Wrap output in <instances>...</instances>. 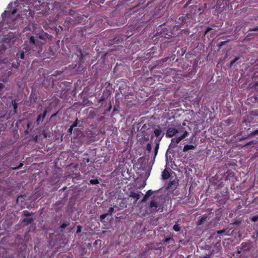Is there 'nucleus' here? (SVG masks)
<instances>
[{"label": "nucleus", "instance_id": "f257e3e1", "mask_svg": "<svg viewBox=\"0 0 258 258\" xmlns=\"http://www.w3.org/2000/svg\"><path fill=\"white\" fill-rule=\"evenodd\" d=\"M154 135L156 138L154 141L155 143H160L164 135V134L163 133L162 130L159 125L157 126V128L154 129Z\"/></svg>", "mask_w": 258, "mask_h": 258}, {"label": "nucleus", "instance_id": "f03ea898", "mask_svg": "<svg viewBox=\"0 0 258 258\" xmlns=\"http://www.w3.org/2000/svg\"><path fill=\"white\" fill-rule=\"evenodd\" d=\"M185 16H181L177 20H176V24H177V25L174 27V29H176L177 34H178L181 31V30L179 29V26L185 23Z\"/></svg>", "mask_w": 258, "mask_h": 258}, {"label": "nucleus", "instance_id": "7ed1b4c3", "mask_svg": "<svg viewBox=\"0 0 258 258\" xmlns=\"http://www.w3.org/2000/svg\"><path fill=\"white\" fill-rule=\"evenodd\" d=\"M178 133V131L177 129L173 127H169L167 129L166 133V137L167 138H172L174 136H175L177 133Z\"/></svg>", "mask_w": 258, "mask_h": 258}, {"label": "nucleus", "instance_id": "20e7f679", "mask_svg": "<svg viewBox=\"0 0 258 258\" xmlns=\"http://www.w3.org/2000/svg\"><path fill=\"white\" fill-rule=\"evenodd\" d=\"M37 37L44 41H46L47 39H49L50 35L44 31H42L37 34Z\"/></svg>", "mask_w": 258, "mask_h": 258}, {"label": "nucleus", "instance_id": "39448f33", "mask_svg": "<svg viewBox=\"0 0 258 258\" xmlns=\"http://www.w3.org/2000/svg\"><path fill=\"white\" fill-rule=\"evenodd\" d=\"M229 230H227V229H224L221 230H217L214 232V235L216 233L220 235H229L228 232Z\"/></svg>", "mask_w": 258, "mask_h": 258}, {"label": "nucleus", "instance_id": "423d86ee", "mask_svg": "<svg viewBox=\"0 0 258 258\" xmlns=\"http://www.w3.org/2000/svg\"><path fill=\"white\" fill-rule=\"evenodd\" d=\"M24 49L25 48H23L22 51L21 52H20V53H17L16 54V59L17 60H18L19 61H21L20 60V58L22 59H25V51L24 50Z\"/></svg>", "mask_w": 258, "mask_h": 258}, {"label": "nucleus", "instance_id": "0eeeda50", "mask_svg": "<svg viewBox=\"0 0 258 258\" xmlns=\"http://www.w3.org/2000/svg\"><path fill=\"white\" fill-rule=\"evenodd\" d=\"M139 193H136L135 191H131L130 194V197L135 199L136 200V202H137L141 197V196Z\"/></svg>", "mask_w": 258, "mask_h": 258}, {"label": "nucleus", "instance_id": "6e6552de", "mask_svg": "<svg viewBox=\"0 0 258 258\" xmlns=\"http://www.w3.org/2000/svg\"><path fill=\"white\" fill-rule=\"evenodd\" d=\"M208 216L206 214L203 215L198 221L197 225L198 226L202 225L204 222L207 220Z\"/></svg>", "mask_w": 258, "mask_h": 258}, {"label": "nucleus", "instance_id": "1a4fd4ad", "mask_svg": "<svg viewBox=\"0 0 258 258\" xmlns=\"http://www.w3.org/2000/svg\"><path fill=\"white\" fill-rule=\"evenodd\" d=\"M195 149V146L192 145H186L184 146L183 151L184 152H187L190 150H193Z\"/></svg>", "mask_w": 258, "mask_h": 258}, {"label": "nucleus", "instance_id": "9d476101", "mask_svg": "<svg viewBox=\"0 0 258 258\" xmlns=\"http://www.w3.org/2000/svg\"><path fill=\"white\" fill-rule=\"evenodd\" d=\"M170 176V173L166 169L162 172V177L163 179L169 178Z\"/></svg>", "mask_w": 258, "mask_h": 258}, {"label": "nucleus", "instance_id": "9b49d317", "mask_svg": "<svg viewBox=\"0 0 258 258\" xmlns=\"http://www.w3.org/2000/svg\"><path fill=\"white\" fill-rule=\"evenodd\" d=\"M108 94L107 93H106L105 92L103 93L102 95L101 96L100 99L98 100L99 103H102L104 101H105L107 98L108 97Z\"/></svg>", "mask_w": 258, "mask_h": 258}, {"label": "nucleus", "instance_id": "f8f14e48", "mask_svg": "<svg viewBox=\"0 0 258 258\" xmlns=\"http://www.w3.org/2000/svg\"><path fill=\"white\" fill-rule=\"evenodd\" d=\"M33 221V219L30 217H27L23 220L22 222L25 223L26 225L31 224Z\"/></svg>", "mask_w": 258, "mask_h": 258}, {"label": "nucleus", "instance_id": "ddd939ff", "mask_svg": "<svg viewBox=\"0 0 258 258\" xmlns=\"http://www.w3.org/2000/svg\"><path fill=\"white\" fill-rule=\"evenodd\" d=\"M12 104L14 108V113H17V108H18V104L16 102V100H13L12 101Z\"/></svg>", "mask_w": 258, "mask_h": 258}, {"label": "nucleus", "instance_id": "4468645a", "mask_svg": "<svg viewBox=\"0 0 258 258\" xmlns=\"http://www.w3.org/2000/svg\"><path fill=\"white\" fill-rule=\"evenodd\" d=\"M119 206L120 209H123L124 208H126L127 207V203L125 200H122L119 204Z\"/></svg>", "mask_w": 258, "mask_h": 258}, {"label": "nucleus", "instance_id": "2eb2a0df", "mask_svg": "<svg viewBox=\"0 0 258 258\" xmlns=\"http://www.w3.org/2000/svg\"><path fill=\"white\" fill-rule=\"evenodd\" d=\"M242 248L244 250H248L249 249V244L247 242H242L241 244Z\"/></svg>", "mask_w": 258, "mask_h": 258}, {"label": "nucleus", "instance_id": "dca6fc26", "mask_svg": "<svg viewBox=\"0 0 258 258\" xmlns=\"http://www.w3.org/2000/svg\"><path fill=\"white\" fill-rule=\"evenodd\" d=\"M150 207L151 208H152L153 207L157 208L158 207V204L157 202H156L155 200H153L150 202Z\"/></svg>", "mask_w": 258, "mask_h": 258}, {"label": "nucleus", "instance_id": "f3484780", "mask_svg": "<svg viewBox=\"0 0 258 258\" xmlns=\"http://www.w3.org/2000/svg\"><path fill=\"white\" fill-rule=\"evenodd\" d=\"M182 140L180 137H177V138H173L171 140V142L173 143H174L175 144H178Z\"/></svg>", "mask_w": 258, "mask_h": 258}, {"label": "nucleus", "instance_id": "a211bd4d", "mask_svg": "<svg viewBox=\"0 0 258 258\" xmlns=\"http://www.w3.org/2000/svg\"><path fill=\"white\" fill-rule=\"evenodd\" d=\"M156 144V147L154 149V158L156 157L158 154V150L159 148L160 143H155Z\"/></svg>", "mask_w": 258, "mask_h": 258}, {"label": "nucleus", "instance_id": "6ab92c4d", "mask_svg": "<svg viewBox=\"0 0 258 258\" xmlns=\"http://www.w3.org/2000/svg\"><path fill=\"white\" fill-rule=\"evenodd\" d=\"M20 62L21 61H18L17 60V62H13L12 64V67L15 68V69H18V68L19 67L20 65Z\"/></svg>", "mask_w": 258, "mask_h": 258}, {"label": "nucleus", "instance_id": "aec40b11", "mask_svg": "<svg viewBox=\"0 0 258 258\" xmlns=\"http://www.w3.org/2000/svg\"><path fill=\"white\" fill-rule=\"evenodd\" d=\"M69 225H70V222L67 221L60 226L59 229H64L65 228H66L67 226H68Z\"/></svg>", "mask_w": 258, "mask_h": 258}, {"label": "nucleus", "instance_id": "412c9836", "mask_svg": "<svg viewBox=\"0 0 258 258\" xmlns=\"http://www.w3.org/2000/svg\"><path fill=\"white\" fill-rule=\"evenodd\" d=\"M173 229L176 232H178L180 230V227L178 224H176L173 226Z\"/></svg>", "mask_w": 258, "mask_h": 258}, {"label": "nucleus", "instance_id": "4be33fe9", "mask_svg": "<svg viewBox=\"0 0 258 258\" xmlns=\"http://www.w3.org/2000/svg\"><path fill=\"white\" fill-rule=\"evenodd\" d=\"M89 183H90V184L96 185V184L99 183V181H98V179H91L89 181Z\"/></svg>", "mask_w": 258, "mask_h": 258}, {"label": "nucleus", "instance_id": "5701e85b", "mask_svg": "<svg viewBox=\"0 0 258 258\" xmlns=\"http://www.w3.org/2000/svg\"><path fill=\"white\" fill-rule=\"evenodd\" d=\"M79 122V120L78 119V118H77L76 119V120L71 125V128H74V127L77 126Z\"/></svg>", "mask_w": 258, "mask_h": 258}, {"label": "nucleus", "instance_id": "b1692460", "mask_svg": "<svg viewBox=\"0 0 258 258\" xmlns=\"http://www.w3.org/2000/svg\"><path fill=\"white\" fill-rule=\"evenodd\" d=\"M228 42H229V40H226V41H221L220 42H219L218 44V47L219 48H220L223 45L226 44Z\"/></svg>", "mask_w": 258, "mask_h": 258}, {"label": "nucleus", "instance_id": "393cba45", "mask_svg": "<svg viewBox=\"0 0 258 258\" xmlns=\"http://www.w3.org/2000/svg\"><path fill=\"white\" fill-rule=\"evenodd\" d=\"M30 42L32 44H35L36 40L34 36H32L30 38Z\"/></svg>", "mask_w": 258, "mask_h": 258}, {"label": "nucleus", "instance_id": "a878e982", "mask_svg": "<svg viewBox=\"0 0 258 258\" xmlns=\"http://www.w3.org/2000/svg\"><path fill=\"white\" fill-rule=\"evenodd\" d=\"M146 150L149 152H150L152 150V146L151 143H148L146 147Z\"/></svg>", "mask_w": 258, "mask_h": 258}, {"label": "nucleus", "instance_id": "bb28decb", "mask_svg": "<svg viewBox=\"0 0 258 258\" xmlns=\"http://www.w3.org/2000/svg\"><path fill=\"white\" fill-rule=\"evenodd\" d=\"M108 216V214H103L100 215V220L101 222H102L103 220Z\"/></svg>", "mask_w": 258, "mask_h": 258}, {"label": "nucleus", "instance_id": "cd10ccee", "mask_svg": "<svg viewBox=\"0 0 258 258\" xmlns=\"http://www.w3.org/2000/svg\"><path fill=\"white\" fill-rule=\"evenodd\" d=\"M239 59V57H235L233 60H232L230 62V66H232L234 64V63L237 61Z\"/></svg>", "mask_w": 258, "mask_h": 258}, {"label": "nucleus", "instance_id": "c85d7f7f", "mask_svg": "<svg viewBox=\"0 0 258 258\" xmlns=\"http://www.w3.org/2000/svg\"><path fill=\"white\" fill-rule=\"evenodd\" d=\"M153 191L151 189L148 190L145 194L146 197H149L153 194Z\"/></svg>", "mask_w": 258, "mask_h": 258}, {"label": "nucleus", "instance_id": "c756f323", "mask_svg": "<svg viewBox=\"0 0 258 258\" xmlns=\"http://www.w3.org/2000/svg\"><path fill=\"white\" fill-rule=\"evenodd\" d=\"M113 211L114 208L113 207H111L109 209L108 213H107L106 214H108V215H112Z\"/></svg>", "mask_w": 258, "mask_h": 258}, {"label": "nucleus", "instance_id": "7c9ffc66", "mask_svg": "<svg viewBox=\"0 0 258 258\" xmlns=\"http://www.w3.org/2000/svg\"><path fill=\"white\" fill-rule=\"evenodd\" d=\"M23 214H24V216H27V217L31 216L33 214V213H29L27 210L24 211Z\"/></svg>", "mask_w": 258, "mask_h": 258}, {"label": "nucleus", "instance_id": "2f4dec72", "mask_svg": "<svg viewBox=\"0 0 258 258\" xmlns=\"http://www.w3.org/2000/svg\"><path fill=\"white\" fill-rule=\"evenodd\" d=\"M188 132H186V131H185L183 134L181 136H180L181 138V139H183L184 138H185L187 135H188Z\"/></svg>", "mask_w": 258, "mask_h": 258}, {"label": "nucleus", "instance_id": "473e14b6", "mask_svg": "<svg viewBox=\"0 0 258 258\" xmlns=\"http://www.w3.org/2000/svg\"><path fill=\"white\" fill-rule=\"evenodd\" d=\"M250 219L252 222L258 221V215L257 216L252 217Z\"/></svg>", "mask_w": 258, "mask_h": 258}, {"label": "nucleus", "instance_id": "72a5a7b5", "mask_svg": "<svg viewBox=\"0 0 258 258\" xmlns=\"http://www.w3.org/2000/svg\"><path fill=\"white\" fill-rule=\"evenodd\" d=\"M258 31V27H255L253 28H250L248 29V31Z\"/></svg>", "mask_w": 258, "mask_h": 258}, {"label": "nucleus", "instance_id": "f704fd0d", "mask_svg": "<svg viewBox=\"0 0 258 258\" xmlns=\"http://www.w3.org/2000/svg\"><path fill=\"white\" fill-rule=\"evenodd\" d=\"M82 229V227L81 226H80V225L77 226V230L76 233H79L80 232H81Z\"/></svg>", "mask_w": 258, "mask_h": 258}, {"label": "nucleus", "instance_id": "c9c22d12", "mask_svg": "<svg viewBox=\"0 0 258 258\" xmlns=\"http://www.w3.org/2000/svg\"><path fill=\"white\" fill-rule=\"evenodd\" d=\"M42 117H41V114H39L38 117H37V120H36V122L38 124H39L40 122V120L41 119Z\"/></svg>", "mask_w": 258, "mask_h": 258}, {"label": "nucleus", "instance_id": "e433bc0d", "mask_svg": "<svg viewBox=\"0 0 258 258\" xmlns=\"http://www.w3.org/2000/svg\"><path fill=\"white\" fill-rule=\"evenodd\" d=\"M212 30V28L210 27H208L207 28H206V31H205V33H204V35H205L206 34H207L210 31Z\"/></svg>", "mask_w": 258, "mask_h": 258}, {"label": "nucleus", "instance_id": "4c0bfd02", "mask_svg": "<svg viewBox=\"0 0 258 258\" xmlns=\"http://www.w3.org/2000/svg\"><path fill=\"white\" fill-rule=\"evenodd\" d=\"M258 134V130L253 131L250 133L251 136H255Z\"/></svg>", "mask_w": 258, "mask_h": 258}, {"label": "nucleus", "instance_id": "58836bf2", "mask_svg": "<svg viewBox=\"0 0 258 258\" xmlns=\"http://www.w3.org/2000/svg\"><path fill=\"white\" fill-rule=\"evenodd\" d=\"M47 112V111L46 110H45L44 111L43 113L42 114H41V117H42V119H44L45 117Z\"/></svg>", "mask_w": 258, "mask_h": 258}, {"label": "nucleus", "instance_id": "ea45409f", "mask_svg": "<svg viewBox=\"0 0 258 258\" xmlns=\"http://www.w3.org/2000/svg\"><path fill=\"white\" fill-rule=\"evenodd\" d=\"M168 59V57L164 58L161 59L160 60V63H163V62H166Z\"/></svg>", "mask_w": 258, "mask_h": 258}, {"label": "nucleus", "instance_id": "a19ab883", "mask_svg": "<svg viewBox=\"0 0 258 258\" xmlns=\"http://www.w3.org/2000/svg\"><path fill=\"white\" fill-rule=\"evenodd\" d=\"M240 223H241L240 221L236 220L235 222H233V224L238 225H239L240 224Z\"/></svg>", "mask_w": 258, "mask_h": 258}, {"label": "nucleus", "instance_id": "79ce46f5", "mask_svg": "<svg viewBox=\"0 0 258 258\" xmlns=\"http://www.w3.org/2000/svg\"><path fill=\"white\" fill-rule=\"evenodd\" d=\"M23 165V164L22 163H20L19 164V165L16 167H15L14 169H18V168H20V167H21Z\"/></svg>", "mask_w": 258, "mask_h": 258}, {"label": "nucleus", "instance_id": "37998d69", "mask_svg": "<svg viewBox=\"0 0 258 258\" xmlns=\"http://www.w3.org/2000/svg\"><path fill=\"white\" fill-rule=\"evenodd\" d=\"M149 197H146V195L144 196V197H143V199H142V202H145L147 201V200L148 199Z\"/></svg>", "mask_w": 258, "mask_h": 258}, {"label": "nucleus", "instance_id": "c03bdc74", "mask_svg": "<svg viewBox=\"0 0 258 258\" xmlns=\"http://www.w3.org/2000/svg\"><path fill=\"white\" fill-rule=\"evenodd\" d=\"M5 87V86L4 84L1 83L0 84V91H1L2 90V89H3Z\"/></svg>", "mask_w": 258, "mask_h": 258}, {"label": "nucleus", "instance_id": "a18cd8bd", "mask_svg": "<svg viewBox=\"0 0 258 258\" xmlns=\"http://www.w3.org/2000/svg\"><path fill=\"white\" fill-rule=\"evenodd\" d=\"M49 51H52V55H55V52L52 51V48H51V47H49Z\"/></svg>", "mask_w": 258, "mask_h": 258}, {"label": "nucleus", "instance_id": "49530a36", "mask_svg": "<svg viewBox=\"0 0 258 258\" xmlns=\"http://www.w3.org/2000/svg\"><path fill=\"white\" fill-rule=\"evenodd\" d=\"M253 141L249 142L247 143L245 145L246 146H249V145L252 144L253 143Z\"/></svg>", "mask_w": 258, "mask_h": 258}, {"label": "nucleus", "instance_id": "de8ad7c7", "mask_svg": "<svg viewBox=\"0 0 258 258\" xmlns=\"http://www.w3.org/2000/svg\"><path fill=\"white\" fill-rule=\"evenodd\" d=\"M73 129V128H71V126L69 128V130H68L69 133L72 134V133Z\"/></svg>", "mask_w": 258, "mask_h": 258}, {"label": "nucleus", "instance_id": "09e8293b", "mask_svg": "<svg viewBox=\"0 0 258 258\" xmlns=\"http://www.w3.org/2000/svg\"><path fill=\"white\" fill-rule=\"evenodd\" d=\"M210 255H206V256H200V258H210Z\"/></svg>", "mask_w": 258, "mask_h": 258}, {"label": "nucleus", "instance_id": "8fccbe9b", "mask_svg": "<svg viewBox=\"0 0 258 258\" xmlns=\"http://www.w3.org/2000/svg\"><path fill=\"white\" fill-rule=\"evenodd\" d=\"M192 1V0H188V1H187V2L186 3V5L187 6V5H189L190 4H191V1Z\"/></svg>", "mask_w": 258, "mask_h": 258}, {"label": "nucleus", "instance_id": "3c124183", "mask_svg": "<svg viewBox=\"0 0 258 258\" xmlns=\"http://www.w3.org/2000/svg\"><path fill=\"white\" fill-rule=\"evenodd\" d=\"M67 189V187L65 186V187H63V188H62L60 191H64L66 189Z\"/></svg>", "mask_w": 258, "mask_h": 258}, {"label": "nucleus", "instance_id": "603ef678", "mask_svg": "<svg viewBox=\"0 0 258 258\" xmlns=\"http://www.w3.org/2000/svg\"><path fill=\"white\" fill-rule=\"evenodd\" d=\"M80 56H81V59H82L83 56H84V54L83 53L81 52V51H80Z\"/></svg>", "mask_w": 258, "mask_h": 258}, {"label": "nucleus", "instance_id": "864d4df0", "mask_svg": "<svg viewBox=\"0 0 258 258\" xmlns=\"http://www.w3.org/2000/svg\"><path fill=\"white\" fill-rule=\"evenodd\" d=\"M57 113V112H56V113H55L53 114L51 116V118H53V117H55V116H56Z\"/></svg>", "mask_w": 258, "mask_h": 258}, {"label": "nucleus", "instance_id": "5fc2aeb1", "mask_svg": "<svg viewBox=\"0 0 258 258\" xmlns=\"http://www.w3.org/2000/svg\"><path fill=\"white\" fill-rule=\"evenodd\" d=\"M170 239H171V238H166L165 239V242H168V241H169Z\"/></svg>", "mask_w": 258, "mask_h": 258}, {"label": "nucleus", "instance_id": "6e6d98bb", "mask_svg": "<svg viewBox=\"0 0 258 258\" xmlns=\"http://www.w3.org/2000/svg\"><path fill=\"white\" fill-rule=\"evenodd\" d=\"M86 160V161L85 162H87V163H88L90 161L89 159V158H87V159H85L84 160Z\"/></svg>", "mask_w": 258, "mask_h": 258}, {"label": "nucleus", "instance_id": "4d7b16f0", "mask_svg": "<svg viewBox=\"0 0 258 258\" xmlns=\"http://www.w3.org/2000/svg\"><path fill=\"white\" fill-rule=\"evenodd\" d=\"M255 234H256V237H258V231H255Z\"/></svg>", "mask_w": 258, "mask_h": 258}, {"label": "nucleus", "instance_id": "13d9d810", "mask_svg": "<svg viewBox=\"0 0 258 258\" xmlns=\"http://www.w3.org/2000/svg\"><path fill=\"white\" fill-rule=\"evenodd\" d=\"M111 105H110V106L108 107V110H110V109H111Z\"/></svg>", "mask_w": 258, "mask_h": 258}]
</instances>
